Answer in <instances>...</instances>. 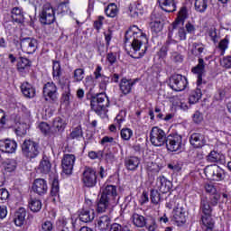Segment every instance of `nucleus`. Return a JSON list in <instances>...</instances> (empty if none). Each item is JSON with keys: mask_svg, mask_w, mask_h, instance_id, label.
<instances>
[{"mask_svg": "<svg viewBox=\"0 0 231 231\" xmlns=\"http://www.w3.org/2000/svg\"><path fill=\"white\" fill-rule=\"evenodd\" d=\"M68 5H69V1L60 3L56 9L57 14L61 17L66 15L69 10V6Z\"/></svg>", "mask_w": 231, "mask_h": 231, "instance_id": "42", "label": "nucleus"}, {"mask_svg": "<svg viewBox=\"0 0 231 231\" xmlns=\"http://www.w3.org/2000/svg\"><path fill=\"white\" fill-rule=\"evenodd\" d=\"M11 17L14 23L18 24H23L24 23V14H23V10L19 7H14L11 11Z\"/></svg>", "mask_w": 231, "mask_h": 231, "instance_id": "31", "label": "nucleus"}, {"mask_svg": "<svg viewBox=\"0 0 231 231\" xmlns=\"http://www.w3.org/2000/svg\"><path fill=\"white\" fill-rule=\"evenodd\" d=\"M51 196H59V180H54L52 181V188L51 190Z\"/></svg>", "mask_w": 231, "mask_h": 231, "instance_id": "59", "label": "nucleus"}, {"mask_svg": "<svg viewBox=\"0 0 231 231\" xmlns=\"http://www.w3.org/2000/svg\"><path fill=\"white\" fill-rule=\"evenodd\" d=\"M220 198H221V195H219L218 193H215V194L211 195L209 198V203H210L211 207H216L217 205V202L219 201Z\"/></svg>", "mask_w": 231, "mask_h": 231, "instance_id": "57", "label": "nucleus"}, {"mask_svg": "<svg viewBox=\"0 0 231 231\" xmlns=\"http://www.w3.org/2000/svg\"><path fill=\"white\" fill-rule=\"evenodd\" d=\"M205 174L213 181H221V180L225 178V171L216 164L207 166L205 169Z\"/></svg>", "mask_w": 231, "mask_h": 231, "instance_id": "12", "label": "nucleus"}, {"mask_svg": "<svg viewBox=\"0 0 231 231\" xmlns=\"http://www.w3.org/2000/svg\"><path fill=\"white\" fill-rule=\"evenodd\" d=\"M132 221L134 226H137V228H143V226H145V222L147 221V218L138 213H134L132 216Z\"/></svg>", "mask_w": 231, "mask_h": 231, "instance_id": "37", "label": "nucleus"}, {"mask_svg": "<svg viewBox=\"0 0 231 231\" xmlns=\"http://www.w3.org/2000/svg\"><path fill=\"white\" fill-rule=\"evenodd\" d=\"M186 19H189V12L187 11V7H181L179 12L177 19L172 23V30L170 29V32H169L170 39L171 37H172V33L174 30L178 28V24H181L183 26V24H185Z\"/></svg>", "mask_w": 231, "mask_h": 231, "instance_id": "15", "label": "nucleus"}, {"mask_svg": "<svg viewBox=\"0 0 231 231\" xmlns=\"http://www.w3.org/2000/svg\"><path fill=\"white\" fill-rule=\"evenodd\" d=\"M2 165L5 171V172H14L17 167V163H15V161L12 159H7L5 162H2Z\"/></svg>", "mask_w": 231, "mask_h": 231, "instance_id": "40", "label": "nucleus"}, {"mask_svg": "<svg viewBox=\"0 0 231 231\" xmlns=\"http://www.w3.org/2000/svg\"><path fill=\"white\" fill-rule=\"evenodd\" d=\"M116 196H118V192L116 191V186L107 185L103 189L101 197L97 201V212H106V209L109 208V205L116 201Z\"/></svg>", "mask_w": 231, "mask_h": 231, "instance_id": "2", "label": "nucleus"}, {"mask_svg": "<svg viewBox=\"0 0 231 231\" xmlns=\"http://www.w3.org/2000/svg\"><path fill=\"white\" fill-rule=\"evenodd\" d=\"M8 198H10V193L8 192V189L5 188L0 189V200L6 201Z\"/></svg>", "mask_w": 231, "mask_h": 231, "instance_id": "61", "label": "nucleus"}, {"mask_svg": "<svg viewBox=\"0 0 231 231\" xmlns=\"http://www.w3.org/2000/svg\"><path fill=\"white\" fill-rule=\"evenodd\" d=\"M74 97L71 95V90H64L61 95V102L65 106H69L73 102Z\"/></svg>", "mask_w": 231, "mask_h": 231, "instance_id": "44", "label": "nucleus"}, {"mask_svg": "<svg viewBox=\"0 0 231 231\" xmlns=\"http://www.w3.org/2000/svg\"><path fill=\"white\" fill-rule=\"evenodd\" d=\"M157 189L162 194H167L172 189V182L167 180L165 176H160L157 178Z\"/></svg>", "mask_w": 231, "mask_h": 231, "instance_id": "21", "label": "nucleus"}, {"mask_svg": "<svg viewBox=\"0 0 231 231\" xmlns=\"http://www.w3.org/2000/svg\"><path fill=\"white\" fill-rule=\"evenodd\" d=\"M152 22L150 23L152 32L155 33H160L163 30V23H162V15L160 14L153 12L151 15Z\"/></svg>", "mask_w": 231, "mask_h": 231, "instance_id": "20", "label": "nucleus"}, {"mask_svg": "<svg viewBox=\"0 0 231 231\" xmlns=\"http://www.w3.org/2000/svg\"><path fill=\"white\" fill-rule=\"evenodd\" d=\"M59 84H60L61 89H63V91H70L71 90V88H70L71 82L69 81V79H59Z\"/></svg>", "mask_w": 231, "mask_h": 231, "instance_id": "53", "label": "nucleus"}, {"mask_svg": "<svg viewBox=\"0 0 231 231\" xmlns=\"http://www.w3.org/2000/svg\"><path fill=\"white\" fill-rule=\"evenodd\" d=\"M88 158H90V160H102V158H104V152L102 151H98V152H95V151H91L88 152Z\"/></svg>", "mask_w": 231, "mask_h": 231, "instance_id": "54", "label": "nucleus"}, {"mask_svg": "<svg viewBox=\"0 0 231 231\" xmlns=\"http://www.w3.org/2000/svg\"><path fill=\"white\" fill-rule=\"evenodd\" d=\"M150 141L154 147H162L167 143V134L158 126L152 128Z\"/></svg>", "mask_w": 231, "mask_h": 231, "instance_id": "6", "label": "nucleus"}, {"mask_svg": "<svg viewBox=\"0 0 231 231\" xmlns=\"http://www.w3.org/2000/svg\"><path fill=\"white\" fill-rule=\"evenodd\" d=\"M204 50H205V47L203 46V43L194 42L192 44L191 53L192 55H195L196 57H198V55H201Z\"/></svg>", "mask_w": 231, "mask_h": 231, "instance_id": "48", "label": "nucleus"}, {"mask_svg": "<svg viewBox=\"0 0 231 231\" xmlns=\"http://www.w3.org/2000/svg\"><path fill=\"white\" fill-rule=\"evenodd\" d=\"M168 169L173 172H180V171H181V166H180V163L178 162H171L168 164Z\"/></svg>", "mask_w": 231, "mask_h": 231, "instance_id": "62", "label": "nucleus"}, {"mask_svg": "<svg viewBox=\"0 0 231 231\" xmlns=\"http://www.w3.org/2000/svg\"><path fill=\"white\" fill-rule=\"evenodd\" d=\"M201 89L197 88L189 93V104H198L202 97Z\"/></svg>", "mask_w": 231, "mask_h": 231, "instance_id": "39", "label": "nucleus"}, {"mask_svg": "<svg viewBox=\"0 0 231 231\" xmlns=\"http://www.w3.org/2000/svg\"><path fill=\"white\" fill-rule=\"evenodd\" d=\"M39 21L43 26H48L55 23V9L51 4H44L39 12Z\"/></svg>", "mask_w": 231, "mask_h": 231, "instance_id": "5", "label": "nucleus"}, {"mask_svg": "<svg viewBox=\"0 0 231 231\" xmlns=\"http://www.w3.org/2000/svg\"><path fill=\"white\" fill-rule=\"evenodd\" d=\"M21 91L26 98H33L35 97V88L28 81L22 83Z\"/></svg>", "mask_w": 231, "mask_h": 231, "instance_id": "30", "label": "nucleus"}, {"mask_svg": "<svg viewBox=\"0 0 231 231\" xmlns=\"http://www.w3.org/2000/svg\"><path fill=\"white\" fill-rule=\"evenodd\" d=\"M97 171L93 168L86 167L82 173V181L85 187L91 189L97 186Z\"/></svg>", "mask_w": 231, "mask_h": 231, "instance_id": "9", "label": "nucleus"}, {"mask_svg": "<svg viewBox=\"0 0 231 231\" xmlns=\"http://www.w3.org/2000/svg\"><path fill=\"white\" fill-rule=\"evenodd\" d=\"M39 143L32 140H25L22 144V153L30 160L39 156Z\"/></svg>", "mask_w": 231, "mask_h": 231, "instance_id": "7", "label": "nucleus"}, {"mask_svg": "<svg viewBox=\"0 0 231 231\" xmlns=\"http://www.w3.org/2000/svg\"><path fill=\"white\" fill-rule=\"evenodd\" d=\"M171 59L175 62H181L183 60V55H181L180 52H172Z\"/></svg>", "mask_w": 231, "mask_h": 231, "instance_id": "64", "label": "nucleus"}, {"mask_svg": "<svg viewBox=\"0 0 231 231\" xmlns=\"http://www.w3.org/2000/svg\"><path fill=\"white\" fill-rule=\"evenodd\" d=\"M24 127H26V125H22L16 128L15 133L17 136H26L28 130Z\"/></svg>", "mask_w": 231, "mask_h": 231, "instance_id": "56", "label": "nucleus"}, {"mask_svg": "<svg viewBox=\"0 0 231 231\" xmlns=\"http://www.w3.org/2000/svg\"><path fill=\"white\" fill-rule=\"evenodd\" d=\"M192 118L195 124H201V122H203V114L199 111H196L193 114Z\"/></svg>", "mask_w": 231, "mask_h": 231, "instance_id": "58", "label": "nucleus"}, {"mask_svg": "<svg viewBox=\"0 0 231 231\" xmlns=\"http://www.w3.org/2000/svg\"><path fill=\"white\" fill-rule=\"evenodd\" d=\"M43 97L45 100L48 102V100H51V102H57L59 98V92L57 88V85L53 82H47L43 86Z\"/></svg>", "mask_w": 231, "mask_h": 231, "instance_id": "11", "label": "nucleus"}, {"mask_svg": "<svg viewBox=\"0 0 231 231\" xmlns=\"http://www.w3.org/2000/svg\"><path fill=\"white\" fill-rule=\"evenodd\" d=\"M220 64L223 68L230 69L231 68V56H227L224 58L221 61Z\"/></svg>", "mask_w": 231, "mask_h": 231, "instance_id": "63", "label": "nucleus"}, {"mask_svg": "<svg viewBox=\"0 0 231 231\" xmlns=\"http://www.w3.org/2000/svg\"><path fill=\"white\" fill-rule=\"evenodd\" d=\"M150 199L153 205H159L160 201H162V195H160L158 189H151Z\"/></svg>", "mask_w": 231, "mask_h": 231, "instance_id": "45", "label": "nucleus"}, {"mask_svg": "<svg viewBox=\"0 0 231 231\" xmlns=\"http://www.w3.org/2000/svg\"><path fill=\"white\" fill-rule=\"evenodd\" d=\"M79 221L82 223H91L95 219V212L93 210L83 208L78 211Z\"/></svg>", "mask_w": 231, "mask_h": 231, "instance_id": "24", "label": "nucleus"}, {"mask_svg": "<svg viewBox=\"0 0 231 231\" xmlns=\"http://www.w3.org/2000/svg\"><path fill=\"white\" fill-rule=\"evenodd\" d=\"M171 46V41H167L166 43L160 49L158 55L160 59H165L167 57V51Z\"/></svg>", "mask_w": 231, "mask_h": 231, "instance_id": "51", "label": "nucleus"}, {"mask_svg": "<svg viewBox=\"0 0 231 231\" xmlns=\"http://www.w3.org/2000/svg\"><path fill=\"white\" fill-rule=\"evenodd\" d=\"M129 15L132 19H138L143 14V7L138 3L130 4L128 6Z\"/></svg>", "mask_w": 231, "mask_h": 231, "instance_id": "26", "label": "nucleus"}, {"mask_svg": "<svg viewBox=\"0 0 231 231\" xmlns=\"http://www.w3.org/2000/svg\"><path fill=\"white\" fill-rule=\"evenodd\" d=\"M133 136V130L131 128H123L121 130V138L125 142H129Z\"/></svg>", "mask_w": 231, "mask_h": 231, "instance_id": "50", "label": "nucleus"}, {"mask_svg": "<svg viewBox=\"0 0 231 231\" xmlns=\"http://www.w3.org/2000/svg\"><path fill=\"white\" fill-rule=\"evenodd\" d=\"M205 189H206V192H208V194H211V196L214 194H217V189L214 184H206Z\"/></svg>", "mask_w": 231, "mask_h": 231, "instance_id": "60", "label": "nucleus"}, {"mask_svg": "<svg viewBox=\"0 0 231 231\" xmlns=\"http://www.w3.org/2000/svg\"><path fill=\"white\" fill-rule=\"evenodd\" d=\"M135 82L133 79H122L119 84L120 91L123 95H129L133 91Z\"/></svg>", "mask_w": 231, "mask_h": 231, "instance_id": "27", "label": "nucleus"}, {"mask_svg": "<svg viewBox=\"0 0 231 231\" xmlns=\"http://www.w3.org/2000/svg\"><path fill=\"white\" fill-rule=\"evenodd\" d=\"M28 207L32 212H41L42 202L39 199L31 197L28 200Z\"/></svg>", "mask_w": 231, "mask_h": 231, "instance_id": "35", "label": "nucleus"}, {"mask_svg": "<svg viewBox=\"0 0 231 231\" xmlns=\"http://www.w3.org/2000/svg\"><path fill=\"white\" fill-rule=\"evenodd\" d=\"M32 192L38 196H44L48 192V182L44 179H36L32 183Z\"/></svg>", "mask_w": 231, "mask_h": 231, "instance_id": "17", "label": "nucleus"}, {"mask_svg": "<svg viewBox=\"0 0 231 231\" xmlns=\"http://www.w3.org/2000/svg\"><path fill=\"white\" fill-rule=\"evenodd\" d=\"M73 78L75 82H82L84 80V69H76Z\"/></svg>", "mask_w": 231, "mask_h": 231, "instance_id": "52", "label": "nucleus"}, {"mask_svg": "<svg viewBox=\"0 0 231 231\" xmlns=\"http://www.w3.org/2000/svg\"><path fill=\"white\" fill-rule=\"evenodd\" d=\"M166 149L170 152H181L185 144L183 143V136L178 133L170 134L166 139Z\"/></svg>", "mask_w": 231, "mask_h": 231, "instance_id": "4", "label": "nucleus"}, {"mask_svg": "<svg viewBox=\"0 0 231 231\" xmlns=\"http://www.w3.org/2000/svg\"><path fill=\"white\" fill-rule=\"evenodd\" d=\"M52 127L56 129L55 133H62L66 129V122L60 117H56L52 122Z\"/></svg>", "mask_w": 231, "mask_h": 231, "instance_id": "38", "label": "nucleus"}, {"mask_svg": "<svg viewBox=\"0 0 231 231\" xmlns=\"http://www.w3.org/2000/svg\"><path fill=\"white\" fill-rule=\"evenodd\" d=\"M191 71L194 75H197V86L198 88H200L201 84H205V81H203V75L207 73L205 70V60L203 58L199 59L198 65L192 68Z\"/></svg>", "mask_w": 231, "mask_h": 231, "instance_id": "13", "label": "nucleus"}, {"mask_svg": "<svg viewBox=\"0 0 231 231\" xmlns=\"http://www.w3.org/2000/svg\"><path fill=\"white\" fill-rule=\"evenodd\" d=\"M24 221H26V209L20 208L14 213V222L16 226H23Z\"/></svg>", "mask_w": 231, "mask_h": 231, "instance_id": "28", "label": "nucleus"}, {"mask_svg": "<svg viewBox=\"0 0 231 231\" xmlns=\"http://www.w3.org/2000/svg\"><path fill=\"white\" fill-rule=\"evenodd\" d=\"M38 171L42 174H48L50 171H51V162H50L48 157H43L42 160L40 162Z\"/></svg>", "mask_w": 231, "mask_h": 231, "instance_id": "33", "label": "nucleus"}, {"mask_svg": "<svg viewBox=\"0 0 231 231\" xmlns=\"http://www.w3.org/2000/svg\"><path fill=\"white\" fill-rule=\"evenodd\" d=\"M105 14L107 17H116V14H118V7L116 4H109L105 9Z\"/></svg>", "mask_w": 231, "mask_h": 231, "instance_id": "43", "label": "nucleus"}, {"mask_svg": "<svg viewBox=\"0 0 231 231\" xmlns=\"http://www.w3.org/2000/svg\"><path fill=\"white\" fill-rule=\"evenodd\" d=\"M224 159H225V155L220 154L216 151H211L206 156V160L208 163H219V162H223Z\"/></svg>", "mask_w": 231, "mask_h": 231, "instance_id": "32", "label": "nucleus"}, {"mask_svg": "<svg viewBox=\"0 0 231 231\" xmlns=\"http://www.w3.org/2000/svg\"><path fill=\"white\" fill-rule=\"evenodd\" d=\"M200 225L204 231H214V226L216 222L212 218V214L210 215H200Z\"/></svg>", "mask_w": 231, "mask_h": 231, "instance_id": "23", "label": "nucleus"}, {"mask_svg": "<svg viewBox=\"0 0 231 231\" xmlns=\"http://www.w3.org/2000/svg\"><path fill=\"white\" fill-rule=\"evenodd\" d=\"M208 6V0H196L195 1V10L200 14L205 13Z\"/></svg>", "mask_w": 231, "mask_h": 231, "instance_id": "41", "label": "nucleus"}, {"mask_svg": "<svg viewBox=\"0 0 231 231\" xmlns=\"http://www.w3.org/2000/svg\"><path fill=\"white\" fill-rule=\"evenodd\" d=\"M169 86L173 91H185L187 86H189V81L187 77L181 74H173L170 78Z\"/></svg>", "mask_w": 231, "mask_h": 231, "instance_id": "8", "label": "nucleus"}, {"mask_svg": "<svg viewBox=\"0 0 231 231\" xmlns=\"http://www.w3.org/2000/svg\"><path fill=\"white\" fill-rule=\"evenodd\" d=\"M141 159L138 156H128L125 159V167L127 171H137L140 167Z\"/></svg>", "mask_w": 231, "mask_h": 231, "instance_id": "25", "label": "nucleus"}, {"mask_svg": "<svg viewBox=\"0 0 231 231\" xmlns=\"http://www.w3.org/2000/svg\"><path fill=\"white\" fill-rule=\"evenodd\" d=\"M39 129L43 134H50V130L51 127L50 125H48V123L42 122L39 125Z\"/></svg>", "mask_w": 231, "mask_h": 231, "instance_id": "55", "label": "nucleus"}, {"mask_svg": "<svg viewBox=\"0 0 231 231\" xmlns=\"http://www.w3.org/2000/svg\"><path fill=\"white\" fill-rule=\"evenodd\" d=\"M173 220L177 225H185L187 223V214L183 207L178 205L173 209Z\"/></svg>", "mask_w": 231, "mask_h": 231, "instance_id": "19", "label": "nucleus"}, {"mask_svg": "<svg viewBox=\"0 0 231 231\" xmlns=\"http://www.w3.org/2000/svg\"><path fill=\"white\" fill-rule=\"evenodd\" d=\"M144 226L148 229V231H155L158 228V224H156V219L152 217H146V222Z\"/></svg>", "mask_w": 231, "mask_h": 231, "instance_id": "47", "label": "nucleus"}, {"mask_svg": "<svg viewBox=\"0 0 231 231\" xmlns=\"http://www.w3.org/2000/svg\"><path fill=\"white\" fill-rule=\"evenodd\" d=\"M189 143L194 147V149H201L205 147L207 143V139L205 138V134L199 133H193L189 136Z\"/></svg>", "mask_w": 231, "mask_h": 231, "instance_id": "18", "label": "nucleus"}, {"mask_svg": "<svg viewBox=\"0 0 231 231\" xmlns=\"http://www.w3.org/2000/svg\"><path fill=\"white\" fill-rule=\"evenodd\" d=\"M39 47V42L35 38H23L21 39V50L23 53H27L28 55H32L37 51V48Z\"/></svg>", "mask_w": 231, "mask_h": 231, "instance_id": "10", "label": "nucleus"}, {"mask_svg": "<svg viewBox=\"0 0 231 231\" xmlns=\"http://www.w3.org/2000/svg\"><path fill=\"white\" fill-rule=\"evenodd\" d=\"M158 3L164 12H168V14L176 12V0H158Z\"/></svg>", "mask_w": 231, "mask_h": 231, "instance_id": "29", "label": "nucleus"}, {"mask_svg": "<svg viewBox=\"0 0 231 231\" xmlns=\"http://www.w3.org/2000/svg\"><path fill=\"white\" fill-rule=\"evenodd\" d=\"M90 107L97 115H102V112L109 107V97H107L106 93L91 96Z\"/></svg>", "mask_w": 231, "mask_h": 231, "instance_id": "3", "label": "nucleus"}, {"mask_svg": "<svg viewBox=\"0 0 231 231\" xmlns=\"http://www.w3.org/2000/svg\"><path fill=\"white\" fill-rule=\"evenodd\" d=\"M84 136V132H82V126L79 125L75 127L69 134L71 140H79Z\"/></svg>", "mask_w": 231, "mask_h": 231, "instance_id": "46", "label": "nucleus"}, {"mask_svg": "<svg viewBox=\"0 0 231 231\" xmlns=\"http://www.w3.org/2000/svg\"><path fill=\"white\" fill-rule=\"evenodd\" d=\"M111 225V218L108 216L99 217L97 219V228L98 230L104 231L107 230Z\"/></svg>", "mask_w": 231, "mask_h": 231, "instance_id": "36", "label": "nucleus"}, {"mask_svg": "<svg viewBox=\"0 0 231 231\" xmlns=\"http://www.w3.org/2000/svg\"><path fill=\"white\" fill-rule=\"evenodd\" d=\"M32 68V61L24 57H20L17 62V71L24 77L30 73V69Z\"/></svg>", "mask_w": 231, "mask_h": 231, "instance_id": "22", "label": "nucleus"}, {"mask_svg": "<svg viewBox=\"0 0 231 231\" xmlns=\"http://www.w3.org/2000/svg\"><path fill=\"white\" fill-rule=\"evenodd\" d=\"M212 208L210 207V200L207 197H202L200 201V212L201 215L212 214Z\"/></svg>", "mask_w": 231, "mask_h": 231, "instance_id": "34", "label": "nucleus"}, {"mask_svg": "<svg viewBox=\"0 0 231 231\" xmlns=\"http://www.w3.org/2000/svg\"><path fill=\"white\" fill-rule=\"evenodd\" d=\"M0 151L7 154H14L17 151V142L12 139L0 141Z\"/></svg>", "mask_w": 231, "mask_h": 231, "instance_id": "16", "label": "nucleus"}, {"mask_svg": "<svg viewBox=\"0 0 231 231\" xmlns=\"http://www.w3.org/2000/svg\"><path fill=\"white\" fill-rule=\"evenodd\" d=\"M75 156L73 154H64L61 161V167L64 174H71L75 165Z\"/></svg>", "mask_w": 231, "mask_h": 231, "instance_id": "14", "label": "nucleus"}, {"mask_svg": "<svg viewBox=\"0 0 231 231\" xmlns=\"http://www.w3.org/2000/svg\"><path fill=\"white\" fill-rule=\"evenodd\" d=\"M60 75H62V69H60V61H53L52 77H57L58 79H60Z\"/></svg>", "mask_w": 231, "mask_h": 231, "instance_id": "49", "label": "nucleus"}, {"mask_svg": "<svg viewBox=\"0 0 231 231\" xmlns=\"http://www.w3.org/2000/svg\"><path fill=\"white\" fill-rule=\"evenodd\" d=\"M125 42H130L134 51V54L130 56L133 59H142L149 48V39H147V35L136 25L130 27L125 32Z\"/></svg>", "mask_w": 231, "mask_h": 231, "instance_id": "1", "label": "nucleus"}]
</instances>
